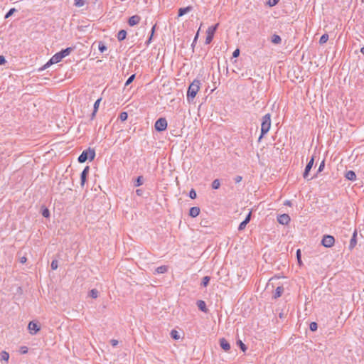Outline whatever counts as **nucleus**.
<instances>
[{
	"mask_svg": "<svg viewBox=\"0 0 364 364\" xmlns=\"http://www.w3.org/2000/svg\"><path fill=\"white\" fill-rule=\"evenodd\" d=\"M28 328L29 332L32 335L36 334L41 329L40 326L38 325V323L35 321H30L28 326Z\"/></svg>",
	"mask_w": 364,
	"mask_h": 364,
	"instance_id": "nucleus-7",
	"label": "nucleus"
},
{
	"mask_svg": "<svg viewBox=\"0 0 364 364\" xmlns=\"http://www.w3.org/2000/svg\"><path fill=\"white\" fill-rule=\"evenodd\" d=\"M141 17L138 15L131 16L128 20V23L130 26H134L139 23Z\"/></svg>",
	"mask_w": 364,
	"mask_h": 364,
	"instance_id": "nucleus-11",
	"label": "nucleus"
},
{
	"mask_svg": "<svg viewBox=\"0 0 364 364\" xmlns=\"http://www.w3.org/2000/svg\"><path fill=\"white\" fill-rule=\"evenodd\" d=\"M192 10V6H187L185 8H180L178 10V16H182L184 14H187L188 12L191 11Z\"/></svg>",
	"mask_w": 364,
	"mask_h": 364,
	"instance_id": "nucleus-19",
	"label": "nucleus"
},
{
	"mask_svg": "<svg viewBox=\"0 0 364 364\" xmlns=\"http://www.w3.org/2000/svg\"><path fill=\"white\" fill-rule=\"evenodd\" d=\"M247 223H245V220H243L242 223H240V224L239 225V227H238V230H242L245 228L246 225H247Z\"/></svg>",
	"mask_w": 364,
	"mask_h": 364,
	"instance_id": "nucleus-44",
	"label": "nucleus"
},
{
	"mask_svg": "<svg viewBox=\"0 0 364 364\" xmlns=\"http://www.w3.org/2000/svg\"><path fill=\"white\" fill-rule=\"evenodd\" d=\"M197 306L201 311L204 313H207L208 311V308L206 307L205 302L203 300H198L197 301Z\"/></svg>",
	"mask_w": 364,
	"mask_h": 364,
	"instance_id": "nucleus-15",
	"label": "nucleus"
},
{
	"mask_svg": "<svg viewBox=\"0 0 364 364\" xmlns=\"http://www.w3.org/2000/svg\"><path fill=\"white\" fill-rule=\"evenodd\" d=\"M277 221L282 225H287L290 221V217L287 214H282L277 218Z\"/></svg>",
	"mask_w": 364,
	"mask_h": 364,
	"instance_id": "nucleus-10",
	"label": "nucleus"
},
{
	"mask_svg": "<svg viewBox=\"0 0 364 364\" xmlns=\"http://www.w3.org/2000/svg\"><path fill=\"white\" fill-rule=\"evenodd\" d=\"M198 32L197 33V34H196V37H195V40H196V38H198Z\"/></svg>",
	"mask_w": 364,
	"mask_h": 364,
	"instance_id": "nucleus-58",
	"label": "nucleus"
},
{
	"mask_svg": "<svg viewBox=\"0 0 364 364\" xmlns=\"http://www.w3.org/2000/svg\"><path fill=\"white\" fill-rule=\"evenodd\" d=\"M212 188L213 189H218L220 186V182L219 181V179H215L213 182H212Z\"/></svg>",
	"mask_w": 364,
	"mask_h": 364,
	"instance_id": "nucleus-29",
	"label": "nucleus"
},
{
	"mask_svg": "<svg viewBox=\"0 0 364 364\" xmlns=\"http://www.w3.org/2000/svg\"><path fill=\"white\" fill-rule=\"evenodd\" d=\"M155 129L158 132H162L167 128V121L165 118H159L154 124Z\"/></svg>",
	"mask_w": 364,
	"mask_h": 364,
	"instance_id": "nucleus-3",
	"label": "nucleus"
},
{
	"mask_svg": "<svg viewBox=\"0 0 364 364\" xmlns=\"http://www.w3.org/2000/svg\"><path fill=\"white\" fill-rule=\"evenodd\" d=\"M127 31L125 30H121L117 33V38L119 41H122L126 38Z\"/></svg>",
	"mask_w": 364,
	"mask_h": 364,
	"instance_id": "nucleus-22",
	"label": "nucleus"
},
{
	"mask_svg": "<svg viewBox=\"0 0 364 364\" xmlns=\"http://www.w3.org/2000/svg\"><path fill=\"white\" fill-rule=\"evenodd\" d=\"M110 342L112 346H116L118 344V341L115 339H112Z\"/></svg>",
	"mask_w": 364,
	"mask_h": 364,
	"instance_id": "nucleus-52",
	"label": "nucleus"
},
{
	"mask_svg": "<svg viewBox=\"0 0 364 364\" xmlns=\"http://www.w3.org/2000/svg\"><path fill=\"white\" fill-rule=\"evenodd\" d=\"M9 359V354L6 351H2L0 353V360L8 361Z\"/></svg>",
	"mask_w": 364,
	"mask_h": 364,
	"instance_id": "nucleus-25",
	"label": "nucleus"
},
{
	"mask_svg": "<svg viewBox=\"0 0 364 364\" xmlns=\"http://www.w3.org/2000/svg\"><path fill=\"white\" fill-rule=\"evenodd\" d=\"M85 1L84 0H75V5L77 7H81L84 6Z\"/></svg>",
	"mask_w": 364,
	"mask_h": 364,
	"instance_id": "nucleus-40",
	"label": "nucleus"
},
{
	"mask_svg": "<svg viewBox=\"0 0 364 364\" xmlns=\"http://www.w3.org/2000/svg\"><path fill=\"white\" fill-rule=\"evenodd\" d=\"M335 242V239L332 235H326L323 236L321 244L326 247H331Z\"/></svg>",
	"mask_w": 364,
	"mask_h": 364,
	"instance_id": "nucleus-5",
	"label": "nucleus"
},
{
	"mask_svg": "<svg viewBox=\"0 0 364 364\" xmlns=\"http://www.w3.org/2000/svg\"><path fill=\"white\" fill-rule=\"evenodd\" d=\"M89 171H90V167L88 166H87L86 167H85V168L83 169V171H82V173L80 174V184L82 186H84L85 181L87 180V176L88 175Z\"/></svg>",
	"mask_w": 364,
	"mask_h": 364,
	"instance_id": "nucleus-9",
	"label": "nucleus"
},
{
	"mask_svg": "<svg viewBox=\"0 0 364 364\" xmlns=\"http://www.w3.org/2000/svg\"><path fill=\"white\" fill-rule=\"evenodd\" d=\"M218 26V23L215 26H210L206 31V38H205V44H209L214 36V33Z\"/></svg>",
	"mask_w": 364,
	"mask_h": 364,
	"instance_id": "nucleus-4",
	"label": "nucleus"
},
{
	"mask_svg": "<svg viewBox=\"0 0 364 364\" xmlns=\"http://www.w3.org/2000/svg\"><path fill=\"white\" fill-rule=\"evenodd\" d=\"M314 158L315 156H313L311 157V159H310V161L308 162V164H306V168H305V170H304V172L303 173V177L305 178V179H307V181H309L310 178H308V176H309V171H311L313 165H314ZM312 178H311V179Z\"/></svg>",
	"mask_w": 364,
	"mask_h": 364,
	"instance_id": "nucleus-6",
	"label": "nucleus"
},
{
	"mask_svg": "<svg viewBox=\"0 0 364 364\" xmlns=\"http://www.w3.org/2000/svg\"><path fill=\"white\" fill-rule=\"evenodd\" d=\"M168 271V267L166 265H162L159 267H157L155 270L156 273L157 274H164L166 273Z\"/></svg>",
	"mask_w": 364,
	"mask_h": 364,
	"instance_id": "nucleus-24",
	"label": "nucleus"
},
{
	"mask_svg": "<svg viewBox=\"0 0 364 364\" xmlns=\"http://www.w3.org/2000/svg\"><path fill=\"white\" fill-rule=\"evenodd\" d=\"M237 344L240 346V349L243 351V352H245L246 350H247V347L246 346L242 343V341L240 340H238L237 341Z\"/></svg>",
	"mask_w": 364,
	"mask_h": 364,
	"instance_id": "nucleus-34",
	"label": "nucleus"
},
{
	"mask_svg": "<svg viewBox=\"0 0 364 364\" xmlns=\"http://www.w3.org/2000/svg\"><path fill=\"white\" fill-rule=\"evenodd\" d=\"M242 179V177L241 176H237L234 180L236 183H240Z\"/></svg>",
	"mask_w": 364,
	"mask_h": 364,
	"instance_id": "nucleus-49",
	"label": "nucleus"
},
{
	"mask_svg": "<svg viewBox=\"0 0 364 364\" xmlns=\"http://www.w3.org/2000/svg\"><path fill=\"white\" fill-rule=\"evenodd\" d=\"M291 201H289V200H287V201H285V203H284V205H291Z\"/></svg>",
	"mask_w": 364,
	"mask_h": 364,
	"instance_id": "nucleus-55",
	"label": "nucleus"
},
{
	"mask_svg": "<svg viewBox=\"0 0 364 364\" xmlns=\"http://www.w3.org/2000/svg\"><path fill=\"white\" fill-rule=\"evenodd\" d=\"M198 92H187V101L188 103H196L194 101Z\"/></svg>",
	"mask_w": 364,
	"mask_h": 364,
	"instance_id": "nucleus-18",
	"label": "nucleus"
},
{
	"mask_svg": "<svg viewBox=\"0 0 364 364\" xmlns=\"http://www.w3.org/2000/svg\"><path fill=\"white\" fill-rule=\"evenodd\" d=\"M296 257L298 259V263L301 265V250L299 249L296 251Z\"/></svg>",
	"mask_w": 364,
	"mask_h": 364,
	"instance_id": "nucleus-43",
	"label": "nucleus"
},
{
	"mask_svg": "<svg viewBox=\"0 0 364 364\" xmlns=\"http://www.w3.org/2000/svg\"><path fill=\"white\" fill-rule=\"evenodd\" d=\"M318 324L316 322H311L309 325V328L311 331H315L317 330Z\"/></svg>",
	"mask_w": 364,
	"mask_h": 364,
	"instance_id": "nucleus-36",
	"label": "nucleus"
},
{
	"mask_svg": "<svg viewBox=\"0 0 364 364\" xmlns=\"http://www.w3.org/2000/svg\"><path fill=\"white\" fill-rule=\"evenodd\" d=\"M128 118V114L126 112H122L119 116V119L122 121H126Z\"/></svg>",
	"mask_w": 364,
	"mask_h": 364,
	"instance_id": "nucleus-32",
	"label": "nucleus"
},
{
	"mask_svg": "<svg viewBox=\"0 0 364 364\" xmlns=\"http://www.w3.org/2000/svg\"><path fill=\"white\" fill-rule=\"evenodd\" d=\"M345 177L349 181H354L356 179V174L353 171H348L345 174Z\"/></svg>",
	"mask_w": 364,
	"mask_h": 364,
	"instance_id": "nucleus-17",
	"label": "nucleus"
},
{
	"mask_svg": "<svg viewBox=\"0 0 364 364\" xmlns=\"http://www.w3.org/2000/svg\"><path fill=\"white\" fill-rule=\"evenodd\" d=\"M98 48L101 53H103L104 51L107 50V46L102 42H100Z\"/></svg>",
	"mask_w": 364,
	"mask_h": 364,
	"instance_id": "nucleus-35",
	"label": "nucleus"
},
{
	"mask_svg": "<svg viewBox=\"0 0 364 364\" xmlns=\"http://www.w3.org/2000/svg\"><path fill=\"white\" fill-rule=\"evenodd\" d=\"M51 269H53V270H55L57 269L58 267V260L56 259H53L51 262Z\"/></svg>",
	"mask_w": 364,
	"mask_h": 364,
	"instance_id": "nucleus-38",
	"label": "nucleus"
},
{
	"mask_svg": "<svg viewBox=\"0 0 364 364\" xmlns=\"http://www.w3.org/2000/svg\"><path fill=\"white\" fill-rule=\"evenodd\" d=\"M197 196V194H196V191L192 188L190 192H189V197L191 198V199H195Z\"/></svg>",
	"mask_w": 364,
	"mask_h": 364,
	"instance_id": "nucleus-39",
	"label": "nucleus"
},
{
	"mask_svg": "<svg viewBox=\"0 0 364 364\" xmlns=\"http://www.w3.org/2000/svg\"><path fill=\"white\" fill-rule=\"evenodd\" d=\"M27 259L26 257H22L20 259V262L22 264H24L26 262Z\"/></svg>",
	"mask_w": 364,
	"mask_h": 364,
	"instance_id": "nucleus-53",
	"label": "nucleus"
},
{
	"mask_svg": "<svg viewBox=\"0 0 364 364\" xmlns=\"http://www.w3.org/2000/svg\"><path fill=\"white\" fill-rule=\"evenodd\" d=\"M240 55V50L239 49H236L234 50V52L232 53V57L233 58H237Z\"/></svg>",
	"mask_w": 364,
	"mask_h": 364,
	"instance_id": "nucleus-47",
	"label": "nucleus"
},
{
	"mask_svg": "<svg viewBox=\"0 0 364 364\" xmlns=\"http://www.w3.org/2000/svg\"><path fill=\"white\" fill-rule=\"evenodd\" d=\"M200 210L199 207H192L189 210V215L192 218H196L200 214Z\"/></svg>",
	"mask_w": 364,
	"mask_h": 364,
	"instance_id": "nucleus-14",
	"label": "nucleus"
},
{
	"mask_svg": "<svg viewBox=\"0 0 364 364\" xmlns=\"http://www.w3.org/2000/svg\"><path fill=\"white\" fill-rule=\"evenodd\" d=\"M250 219H251V212H250L247 214V215L246 216L245 219L244 220L245 223H248L250 222Z\"/></svg>",
	"mask_w": 364,
	"mask_h": 364,
	"instance_id": "nucleus-48",
	"label": "nucleus"
},
{
	"mask_svg": "<svg viewBox=\"0 0 364 364\" xmlns=\"http://www.w3.org/2000/svg\"><path fill=\"white\" fill-rule=\"evenodd\" d=\"M360 53L364 55V47L360 49Z\"/></svg>",
	"mask_w": 364,
	"mask_h": 364,
	"instance_id": "nucleus-57",
	"label": "nucleus"
},
{
	"mask_svg": "<svg viewBox=\"0 0 364 364\" xmlns=\"http://www.w3.org/2000/svg\"><path fill=\"white\" fill-rule=\"evenodd\" d=\"M136 193L138 195V196H141L142 193H143V191L141 189H137L136 191Z\"/></svg>",
	"mask_w": 364,
	"mask_h": 364,
	"instance_id": "nucleus-54",
	"label": "nucleus"
},
{
	"mask_svg": "<svg viewBox=\"0 0 364 364\" xmlns=\"http://www.w3.org/2000/svg\"><path fill=\"white\" fill-rule=\"evenodd\" d=\"M271 127V115L270 114H266L262 119L261 124V135L259 137V141L263 137L264 134H266Z\"/></svg>",
	"mask_w": 364,
	"mask_h": 364,
	"instance_id": "nucleus-1",
	"label": "nucleus"
},
{
	"mask_svg": "<svg viewBox=\"0 0 364 364\" xmlns=\"http://www.w3.org/2000/svg\"><path fill=\"white\" fill-rule=\"evenodd\" d=\"M328 40V35L327 33H325V34L322 35L321 37L320 38L319 43L323 44V43H326Z\"/></svg>",
	"mask_w": 364,
	"mask_h": 364,
	"instance_id": "nucleus-31",
	"label": "nucleus"
},
{
	"mask_svg": "<svg viewBox=\"0 0 364 364\" xmlns=\"http://www.w3.org/2000/svg\"><path fill=\"white\" fill-rule=\"evenodd\" d=\"M72 50H73L72 48H67L64 50H62L60 52H59V53H60L61 58H63L68 56Z\"/></svg>",
	"mask_w": 364,
	"mask_h": 364,
	"instance_id": "nucleus-23",
	"label": "nucleus"
},
{
	"mask_svg": "<svg viewBox=\"0 0 364 364\" xmlns=\"http://www.w3.org/2000/svg\"><path fill=\"white\" fill-rule=\"evenodd\" d=\"M42 215L45 218H48L50 216V211L47 208H44L42 210Z\"/></svg>",
	"mask_w": 364,
	"mask_h": 364,
	"instance_id": "nucleus-37",
	"label": "nucleus"
},
{
	"mask_svg": "<svg viewBox=\"0 0 364 364\" xmlns=\"http://www.w3.org/2000/svg\"><path fill=\"white\" fill-rule=\"evenodd\" d=\"M356 237H357V231L355 230L353 234V236H352V237L350 239V241L349 249L352 250L356 245V244H357V239H356Z\"/></svg>",
	"mask_w": 364,
	"mask_h": 364,
	"instance_id": "nucleus-16",
	"label": "nucleus"
},
{
	"mask_svg": "<svg viewBox=\"0 0 364 364\" xmlns=\"http://www.w3.org/2000/svg\"><path fill=\"white\" fill-rule=\"evenodd\" d=\"M143 183V176H140L136 178L134 181V186L138 187L142 185Z\"/></svg>",
	"mask_w": 364,
	"mask_h": 364,
	"instance_id": "nucleus-28",
	"label": "nucleus"
},
{
	"mask_svg": "<svg viewBox=\"0 0 364 364\" xmlns=\"http://www.w3.org/2000/svg\"><path fill=\"white\" fill-rule=\"evenodd\" d=\"M95 156V151L94 149L89 148L82 152V154L78 157V161L80 163H84L87 159L90 161H92Z\"/></svg>",
	"mask_w": 364,
	"mask_h": 364,
	"instance_id": "nucleus-2",
	"label": "nucleus"
},
{
	"mask_svg": "<svg viewBox=\"0 0 364 364\" xmlns=\"http://www.w3.org/2000/svg\"><path fill=\"white\" fill-rule=\"evenodd\" d=\"M134 77H135V75H131V76L128 78V80H127V82H125V84H124V85H127L130 84V83L134 80Z\"/></svg>",
	"mask_w": 364,
	"mask_h": 364,
	"instance_id": "nucleus-45",
	"label": "nucleus"
},
{
	"mask_svg": "<svg viewBox=\"0 0 364 364\" xmlns=\"http://www.w3.org/2000/svg\"><path fill=\"white\" fill-rule=\"evenodd\" d=\"M90 296L93 298V299H96L97 298L98 296V291L96 289H92L90 291Z\"/></svg>",
	"mask_w": 364,
	"mask_h": 364,
	"instance_id": "nucleus-33",
	"label": "nucleus"
},
{
	"mask_svg": "<svg viewBox=\"0 0 364 364\" xmlns=\"http://www.w3.org/2000/svg\"><path fill=\"white\" fill-rule=\"evenodd\" d=\"M283 291H284V288L282 287H278L276 289V290L273 294V298L277 299V298L280 297L282 296Z\"/></svg>",
	"mask_w": 364,
	"mask_h": 364,
	"instance_id": "nucleus-20",
	"label": "nucleus"
},
{
	"mask_svg": "<svg viewBox=\"0 0 364 364\" xmlns=\"http://www.w3.org/2000/svg\"><path fill=\"white\" fill-rule=\"evenodd\" d=\"M16 11V9L14 8L11 9L7 14L5 16V18H9L14 12Z\"/></svg>",
	"mask_w": 364,
	"mask_h": 364,
	"instance_id": "nucleus-41",
	"label": "nucleus"
},
{
	"mask_svg": "<svg viewBox=\"0 0 364 364\" xmlns=\"http://www.w3.org/2000/svg\"><path fill=\"white\" fill-rule=\"evenodd\" d=\"M101 100H102V98H99V99H97L95 101V102L94 104V109H93V112L92 113V119H93V117L95 116V114L97 112V109L99 108V105H100V103Z\"/></svg>",
	"mask_w": 364,
	"mask_h": 364,
	"instance_id": "nucleus-21",
	"label": "nucleus"
},
{
	"mask_svg": "<svg viewBox=\"0 0 364 364\" xmlns=\"http://www.w3.org/2000/svg\"><path fill=\"white\" fill-rule=\"evenodd\" d=\"M311 92H306V95L307 96H309V94H310Z\"/></svg>",
	"mask_w": 364,
	"mask_h": 364,
	"instance_id": "nucleus-59",
	"label": "nucleus"
},
{
	"mask_svg": "<svg viewBox=\"0 0 364 364\" xmlns=\"http://www.w3.org/2000/svg\"><path fill=\"white\" fill-rule=\"evenodd\" d=\"M22 349H23V351H22L23 353H27V348L26 347L22 348Z\"/></svg>",
	"mask_w": 364,
	"mask_h": 364,
	"instance_id": "nucleus-56",
	"label": "nucleus"
},
{
	"mask_svg": "<svg viewBox=\"0 0 364 364\" xmlns=\"http://www.w3.org/2000/svg\"><path fill=\"white\" fill-rule=\"evenodd\" d=\"M220 346L226 352L230 349L229 342L224 338L220 339Z\"/></svg>",
	"mask_w": 364,
	"mask_h": 364,
	"instance_id": "nucleus-13",
	"label": "nucleus"
},
{
	"mask_svg": "<svg viewBox=\"0 0 364 364\" xmlns=\"http://www.w3.org/2000/svg\"><path fill=\"white\" fill-rule=\"evenodd\" d=\"M6 63L5 58L3 55H0V65H3Z\"/></svg>",
	"mask_w": 364,
	"mask_h": 364,
	"instance_id": "nucleus-51",
	"label": "nucleus"
},
{
	"mask_svg": "<svg viewBox=\"0 0 364 364\" xmlns=\"http://www.w3.org/2000/svg\"><path fill=\"white\" fill-rule=\"evenodd\" d=\"M63 58H61L59 53H55L50 60L44 65V68H46L49 67L50 65L59 63Z\"/></svg>",
	"mask_w": 364,
	"mask_h": 364,
	"instance_id": "nucleus-8",
	"label": "nucleus"
},
{
	"mask_svg": "<svg viewBox=\"0 0 364 364\" xmlns=\"http://www.w3.org/2000/svg\"><path fill=\"white\" fill-rule=\"evenodd\" d=\"M282 41V38L279 36L274 34L272 36V42L274 44H279Z\"/></svg>",
	"mask_w": 364,
	"mask_h": 364,
	"instance_id": "nucleus-26",
	"label": "nucleus"
},
{
	"mask_svg": "<svg viewBox=\"0 0 364 364\" xmlns=\"http://www.w3.org/2000/svg\"><path fill=\"white\" fill-rule=\"evenodd\" d=\"M324 166H325V162H324V161H322L319 165L318 172H321L323 170Z\"/></svg>",
	"mask_w": 364,
	"mask_h": 364,
	"instance_id": "nucleus-46",
	"label": "nucleus"
},
{
	"mask_svg": "<svg viewBox=\"0 0 364 364\" xmlns=\"http://www.w3.org/2000/svg\"><path fill=\"white\" fill-rule=\"evenodd\" d=\"M154 31H155V26H154L152 29H151V36H150V38H149V40L147 41L148 43H149L151 42L152 36H153L154 33Z\"/></svg>",
	"mask_w": 364,
	"mask_h": 364,
	"instance_id": "nucleus-50",
	"label": "nucleus"
},
{
	"mask_svg": "<svg viewBox=\"0 0 364 364\" xmlns=\"http://www.w3.org/2000/svg\"><path fill=\"white\" fill-rule=\"evenodd\" d=\"M210 280V277L208 276H205L203 278L201 285L203 287H207L209 284V282Z\"/></svg>",
	"mask_w": 364,
	"mask_h": 364,
	"instance_id": "nucleus-30",
	"label": "nucleus"
},
{
	"mask_svg": "<svg viewBox=\"0 0 364 364\" xmlns=\"http://www.w3.org/2000/svg\"><path fill=\"white\" fill-rule=\"evenodd\" d=\"M279 0H269L268 4L269 6H274L278 4Z\"/></svg>",
	"mask_w": 364,
	"mask_h": 364,
	"instance_id": "nucleus-42",
	"label": "nucleus"
},
{
	"mask_svg": "<svg viewBox=\"0 0 364 364\" xmlns=\"http://www.w3.org/2000/svg\"><path fill=\"white\" fill-rule=\"evenodd\" d=\"M200 82L198 80H193V82L189 85L187 91H198L200 89Z\"/></svg>",
	"mask_w": 364,
	"mask_h": 364,
	"instance_id": "nucleus-12",
	"label": "nucleus"
},
{
	"mask_svg": "<svg viewBox=\"0 0 364 364\" xmlns=\"http://www.w3.org/2000/svg\"><path fill=\"white\" fill-rule=\"evenodd\" d=\"M170 335H171V337L174 340H178L180 338V335L176 330H174V329L172 330L171 331Z\"/></svg>",
	"mask_w": 364,
	"mask_h": 364,
	"instance_id": "nucleus-27",
	"label": "nucleus"
}]
</instances>
